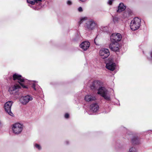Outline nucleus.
I'll use <instances>...</instances> for the list:
<instances>
[{"instance_id": "1", "label": "nucleus", "mask_w": 152, "mask_h": 152, "mask_svg": "<svg viewBox=\"0 0 152 152\" xmlns=\"http://www.w3.org/2000/svg\"><path fill=\"white\" fill-rule=\"evenodd\" d=\"M97 27V25L95 21L92 19L88 20L86 22L84 26L86 30L90 31L94 30Z\"/></svg>"}, {"instance_id": "2", "label": "nucleus", "mask_w": 152, "mask_h": 152, "mask_svg": "<svg viewBox=\"0 0 152 152\" xmlns=\"http://www.w3.org/2000/svg\"><path fill=\"white\" fill-rule=\"evenodd\" d=\"M141 20L138 17H135L132 20L130 23V28L132 31L138 29L140 27Z\"/></svg>"}, {"instance_id": "3", "label": "nucleus", "mask_w": 152, "mask_h": 152, "mask_svg": "<svg viewBox=\"0 0 152 152\" xmlns=\"http://www.w3.org/2000/svg\"><path fill=\"white\" fill-rule=\"evenodd\" d=\"M23 128V125L19 123L14 124L12 126V129L13 132L17 135L21 132Z\"/></svg>"}, {"instance_id": "4", "label": "nucleus", "mask_w": 152, "mask_h": 152, "mask_svg": "<svg viewBox=\"0 0 152 152\" xmlns=\"http://www.w3.org/2000/svg\"><path fill=\"white\" fill-rule=\"evenodd\" d=\"M98 94H101L105 99L107 100H110V93L104 88H100L98 90Z\"/></svg>"}, {"instance_id": "5", "label": "nucleus", "mask_w": 152, "mask_h": 152, "mask_svg": "<svg viewBox=\"0 0 152 152\" xmlns=\"http://www.w3.org/2000/svg\"><path fill=\"white\" fill-rule=\"evenodd\" d=\"M110 39L111 42L118 43L121 40L122 36L119 33H115L112 34L110 36Z\"/></svg>"}, {"instance_id": "6", "label": "nucleus", "mask_w": 152, "mask_h": 152, "mask_svg": "<svg viewBox=\"0 0 152 152\" xmlns=\"http://www.w3.org/2000/svg\"><path fill=\"white\" fill-rule=\"evenodd\" d=\"M33 98L32 96L28 95L25 96H22L19 99L20 102L23 105H26L30 101H32Z\"/></svg>"}, {"instance_id": "7", "label": "nucleus", "mask_w": 152, "mask_h": 152, "mask_svg": "<svg viewBox=\"0 0 152 152\" xmlns=\"http://www.w3.org/2000/svg\"><path fill=\"white\" fill-rule=\"evenodd\" d=\"M13 77L14 80H18V82L23 88H27L26 86L24 85L23 83H21L24 82L25 80L21 75L15 73L13 75Z\"/></svg>"}, {"instance_id": "8", "label": "nucleus", "mask_w": 152, "mask_h": 152, "mask_svg": "<svg viewBox=\"0 0 152 152\" xmlns=\"http://www.w3.org/2000/svg\"><path fill=\"white\" fill-rule=\"evenodd\" d=\"M99 109V107L97 104H93L90 106L89 109L86 112L89 115H92L94 113L96 112Z\"/></svg>"}, {"instance_id": "9", "label": "nucleus", "mask_w": 152, "mask_h": 152, "mask_svg": "<svg viewBox=\"0 0 152 152\" xmlns=\"http://www.w3.org/2000/svg\"><path fill=\"white\" fill-rule=\"evenodd\" d=\"M12 103L13 102L12 101H9L6 102L4 106V108L6 112L11 116H13V114L11 110V107Z\"/></svg>"}, {"instance_id": "10", "label": "nucleus", "mask_w": 152, "mask_h": 152, "mask_svg": "<svg viewBox=\"0 0 152 152\" xmlns=\"http://www.w3.org/2000/svg\"><path fill=\"white\" fill-rule=\"evenodd\" d=\"M99 54L102 58L104 59L107 58L110 55L109 50L106 48H102L99 51Z\"/></svg>"}, {"instance_id": "11", "label": "nucleus", "mask_w": 152, "mask_h": 152, "mask_svg": "<svg viewBox=\"0 0 152 152\" xmlns=\"http://www.w3.org/2000/svg\"><path fill=\"white\" fill-rule=\"evenodd\" d=\"M120 45L118 43L111 42L110 44L109 48L113 51L118 52L119 50Z\"/></svg>"}, {"instance_id": "12", "label": "nucleus", "mask_w": 152, "mask_h": 152, "mask_svg": "<svg viewBox=\"0 0 152 152\" xmlns=\"http://www.w3.org/2000/svg\"><path fill=\"white\" fill-rule=\"evenodd\" d=\"M20 88V86L17 85L12 86L9 88V91L11 94H14Z\"/></svg>"}, {"instance_id": "13", "label": "nucleus", "mask_w": 152, "mask_h": 152, "mask_svg": "<svg viewBox=\"0 0 152 152\" xmlns=\"http://www.w3.org/2000/svg\"><path fill=\"white\" fill-rule=\"evenodd\" d=\"M90 46V42L87 41L83 42L80 45V46L83 50H87Z\"/></svg>"}, {"instance_id": "14", "label": "nucleus", "mask_w": 152, "mask_h": 152, "mask_svg": "<svg viewBox=\"0 0 152 152\" xmlns=\"http://www.w3.org/2000/svg\"><path fill=\"white\" fill-rule=\"evenodd\" d=\"M42 0H27V2L32 5L35 4L41 6Z\"/></svg>"}, {"instance_id": "15", "label": "nucleus", "mask_w": 152, "mask_h": 152, "mask_svg": "<svg viewBox=\"0 0 152 152\" xmlns=\"http://www.w3.org/2000/svg\"><path fill=\"white\" fill-rule=\"evenodd\" d=\"M116 64L115 63L111 61L106 64V67L107 69L111 71H113L115 68Z\"/></svg>"}, {"instance_id": "16", "label": "nucleus", "mask_w": 152, "mask_h": 152, "mask_svg": "<svg viewBox=\"0 0 152 152\" xmlns=\"http://www.w3.org/2000/svg\"><path fill=\"white\" fill-rule=\"evenodd\" d=\"M85 99L88 102L92 101L95 100L96 98L93 95H87L85 96Z\"/></svg>"}, {"instance_id": "17", "label": "nucleus", "mask_w": 152, "mask_h": 152, "mask_svg": "<svg viewBox=\"0 0 152 152\" xmlns=\"http://www.w3.org/2000/svg\"><path fill=\"white\" fill-rule=\"evenodd\" d=\"M99 86V82L98 81L95 80L92 83L91 86V89H96Z\"/></svg>"}, {"instance_id": "18", "label": "nucleus", "mask_w": 152, "mask_h": 152, "mask_svg": "<svg viewBox=\"0 0 152 152\" xmlns=\"http://www.w3.org/2000/svg\"><path fill=\"white\" fill-rule=\"evenodd\" d=\"M126 8V6L124 5L123 3H120L118 6V9L117 10V12H120L124 10Z\"/></svg>"}, {"instance_id": "19", "label": "nucleus", "mask_w": 152, "mask_h": 152, "mask_svg": "<svg viewBox=\"0 0 152 152\" xmlns=\"http://www.w3.org/2000/svg\"><path fill=\"white\" fill-rule=\"evenodd\" d=\"M132 142L133 144H138L140 142L139 139L137 137H134L132 139Z\"/></svg>"}, {"instance_id": "20", "label": "nucleus", "mask_w": 152, "mask_h": 152, "mask_svg": "<svg viewBox=\"0 0 152 152\" xmlns=\"http://www.w3.org/2000/svg\"><path fill=\"white\" fill-rule=\"evenodd\" d=\"M137 150L134 146L131 147L128 152H137Z\"/></svg>"}, {"instance_id": "21", "label": "nucleus", "mask_w": 152, "mask_h": 152, "mask_svg": "<svg viewBox=\"0 0 152 152\" xmlns=\"http://www.w3.org/2000/svg\"><path fill=\"white\" fill-rule=\"evenodd\" d=\"M34 147L40 150L42 148L41 145L37 143H34Z\"/></svg>"}, {"instance_id": "22", "label": "nucleus", "mask_w": 152, "mask_h": 152, "mask_svg": "<svg viewBox=\"0 0 152 152\" xmlns=\"http://www.w3.org/2000/svg\"><path fill=\"white\" fill-rule=\"evenodd\" d=\"M32 88L35 90H36L37 89L35 87L37 85V83L33 81L32 83Z\"/></svg>"}, {"instance_id": "23", "label": "nucleus", "mask_w": 152, "mask_h": 152, "mask_svg": "<svg viewBox=\"0 0 152 152\" xmlns=\"http://www.w3.org/2000/svg\"><path fill=\"white\" fill-rule=\"evenodd\" d=\"M86 19V18L84 17H82L80 18V23H82Z\"/></svg>"}, {"instance_id": "24", "label": "nucleus", "mask_w": 152, "mask_h": 152, "mask_svg": "<svg viewBox=\"0 0 152 152\" xmlns=\"http://www.w3.org/2000/svg\"><path fill=\"white\" fill-rule=\"evenodd\" d=\"M114 0H109L107 2L108 4L109 5H111L112 4L113 1Z\"/></svg>"}, {"instance_id": "25", "label": "nucleus", "mask_w": 152, "mask_h": 152, "mask_svg": "<svg viewBox=\"0 0 152 152\" xmlns=\"http://www.w3.org/2000/svg\"><path fill=\"white\" fill-rule=\"evenodd\" d=\"M78 10L80 12H82L83 11V10L82 8L81 7H80L78 8Z\"/></svg>"}, {"instance_id": "26", "label": "nucleus", "mask_w": 152, "mask_h": 152, "mask_svg": "<svg viewBox=\"0 0 152 152\" xmlns=\"http://www.w3.org/2000/svg\"><path fill=\"white\" fill-rule=\"evenodd\" d=\"M67 4L69 5H71L72 4V2L70 1H67Z\"/></svg>"}, {"instance_id": "27", "label": "nucleus", "mask_w": 152, "mask_h": 152, "mask_svg": "<svg viewBox=\"0 0 152 152\" xmlns=\"http://www.w3.org/2000/svg\"><path fill=\"white\" fill-rule=\"evenodd\" d=\"M69 114L68 113H66L64 117L66 118H68L69 117Z\"/></svg>"}, {"instance_id": "28", "label": "nucleus", "mask_w": 152, "mask_h": 152, "mask_svg": "<svg viewBox=\"0 0 152 152\" xmlns=\"http://www.w3.org/2000/svg\"><path fill=\"white\" fill-rule=\"evenodd\" d=\"M113 20L115 22H116L118 21V18H113Z\"/></svg>"}, {"instance_id": "29", "label": "nucleus", "mask_w": 152, "mask_h": 152, "mask_svg": "<svg viewBox=\"0 0 152 152\" xmlns=\"http://www.w3.org/2000/svg\"><path fill=\"white\" fill-rule=\"evenodd\" d=\"M151 58H152V52L151 53Z\"/></svg>"}, {"instance_id": "30", "label": "nucleus", "mask_w": 152, "mask_h": 152, "mask_svg": "<svg viewBox=\"0 0 152 152\" xmlns=\"http://www.w3.org/2000/svg\"><path fill=\"white\" fill-rule=\"evenodd\" d=\"M66 142L67 143V144L68 143V142L67 141H66Z\"/></svg>"}]
</instances>
